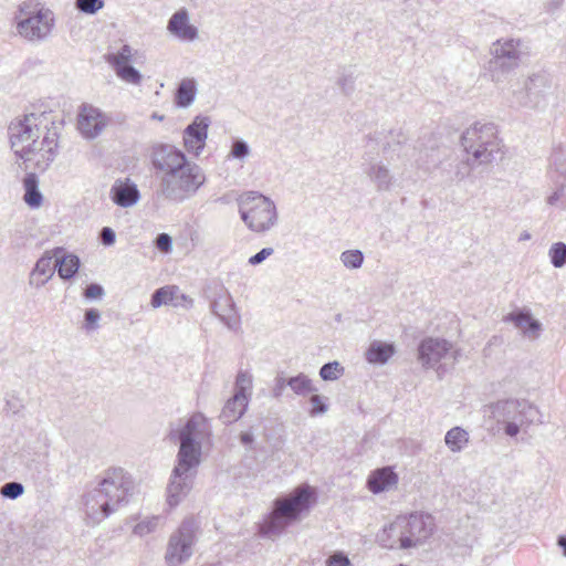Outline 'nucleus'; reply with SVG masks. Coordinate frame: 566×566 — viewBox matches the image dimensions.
Segmentation results:
<instances>
[{"mask_svg":"<svg viewBox=\"0 0 566 566\" xmlns=\"http://www.w3.org/2000/svg\"><path fill=\"white\" fill-rule=\"evenodd\" d=\"M49 122L45 113H30L8 128L14 154L24 163L33 161L40 171H45L57 154V133L48 128Z\"/></svg>","mask_w":566,"mask_h":566,"instance_id":"obj_1","label":"nucleus"},{"mask_svg":"<svg viewBox=\"0 0 566 566\" xmlns=\"http://www.w3.org/2000/svg\"><path fill=\"white\" fill-rule=\"evenodd\" d=\"M315 500L316 493L307 484L297 486L286 496L277 497L273 503L272 511L259 525V534L269 538L281 535L290 524L298 520L300 515L310 509Z\"/></svg>","mask_w":566,"mask_h":566,"instance_id":"obj_2","label":"nucleus"},{"mask_svg":"<svg viewBox=\"0 0 566 566\" xmlns=\"http://www.w3.org/2000/svg\"><path fill=\"white\" fill-rule=\"evenodd\" d=\"M179 441L177 465L174 468L170 482L167 488L168 504L176 506L190 492L200 464L201 443L192 438H176Z\"/></svg>","mask_w":566,"mask_h":566,"instance_id":"obj_3","label":"nucleus"},{"mask_svg":"<svg viewBox=\"0 0 566 566\" xmlns=\"http://www.w3.org/2000/svg\"><path fill=\"white\" fill-rule=\"evenodd\" d=\"M491 417L497 423L504 424V432L509 437H516L521 428L542 423V413L536 406L525 399L499 400L489 406Z\"/></svg>","mask_w":566,"mask_h":566,"instance_id":"obj_4","label":"nucleus"},{"mask_svg":"<svg viewBox=\"0 0 566 566\" xmlns=\"http://www.w3.org/2000/svg\"><path fill=\"white\" fill-rule=\"evenodd\" d=\"M205 182L202 168L191 163L181 169L161 175L158 193L168 201L180 203L195 196Z\"/></svg>","mask_w":566,"mask_h":566,"instance_id":"obj_5","label":"nucleus"},{"mask_svg":"<svg viewBox=\"0 0 566 566\" xmlns=\"http://www.w3.org/2000/svg\"><path fill=\"white\" fill-rule=\"evenodd\" d=\"M239 213L245 226L258 233L269 231L277 221L275 203L254 191L245 192L239 198Z\"/></svg>","mask_w":566,"mask_h":566,"instance_id":"obj_6","label":"nucleus"},{"mask_svg":"<svg viewBox=\"0 0 566 566\" xmlns=\"http://www.w3.org/2000/svg\"><path fill=\"white\" fill-rule=\"evenodd\" d=\"M199 525L192 517L181 522L168 541L165 560L168 566H180L193 554Z\"/></svg>","mask_w":566,"mask_h":566,"instance_id":"obj_7","label":"nucleus"},{"mask_svg":"<svg viewBox=\"0 0 566 566\" xmlns=\"http://www.w3.org/2000/svg\"><path fill=\"white\" fill-rule=\"evenodd\" d=\"M492 59L489 67L494 81H501V77L515 70L522 60V43L520 40L509 39L496 41L491 48Z\"/></svg>","mask_w":566,"mask_h":566,"instance_id":"obj_8","label":"nucleus"},{"mask_svg":"<svg viewBox=\"0 0 566 566\" xmlns=\"http://www.w3.org/2000/svg\"><path fill=\"white\" fill-rule=\"evenodd\" d=\"M55 24V15L49 8L41 6L17 22L18 33L28 41H44Z\"/></svg>","mask_w":566,"mask_h":566,"instance_id":"obj_9","label":"nucleus"},{"mask_svg":"<svg viewBox=\"0 0 566 566\" xmlns=\"http://www.w3.org/2000/svg\"><path fill=\"white\" fill-rule=\"evenodd\" d=\"M97 485L119 507L128 503L134 491V480L123 468L105 470Z\"/></svg>","mask_w":566,"mask_h":566,"instance_id":"obj_10","label":"nucleus"},{"mask_svg":"<svg viewBox=\"0 0 566 566\" xmlns=\"http://www.w3.org/2000/svg\"><path fill=\"white\" fill-rule=\"evenodd\" d=\"M137 50L128 44H123L116 52L107 53L105 61L120 81L132 85H140L143 75L133 66Z\"/></svg>","mask_w":566,"mask_h":566,"instance_id":"obj_11","label":"nucleus"},{"mask_svg":"<svg viewBox=\"0 0 566 566\" xmlns=\"http://www.w3.org/2000/svg\"><path fill=\"white\" fill-rule=\"evenodd\" d=\"M551 88L548 74L535 73L531 75L523 90L514 92V103L517 106L538 108L545 101V93Z\"/></svg>","mask_w":566,"mask_h":566,"instance_id":"obj_12","label":"nucleus"},{"mask_svg":"<svg viewBox=\"0 0 566 566\" xmlns=\"http://www.w3.org/2000/svg\"><path fill=\"white\" fill-rule=\"evenodd\" d=\"M151 164L158 174L165 175L191 164L185 153L170 144H157L151 148Z\"/></svg>","mask_w":566,"mask_h":566,"instance_id":"obj_13","label":"nucleus"},{"mask_svg":"<svg viewBox=\"0 0 566 566\" xmlns=\"http://www.w3.org/2000/svg\"><path fill=\"white\" fill-rule=\"evenodd\" d=\"M83 505L87 518L94 524L102 522L119 509L109 499V494H105L98 485L83 495Z\"/></svg>","mask_w":566,"mask_h":566,"instance_id":"obj_14","label":"nucleus"},{"mask_svg":"<svg viewBox=\"0 0 566 566\" xmlns=\"http://www.w3.org/2000/svg\"><path fill=\"white\" fill-rule=\"evenodd\" d=\"M501 140L497 135V128L493 123H474L467 128L461 136V146L465 154L481 145L495 147L494 143Z\"/></svg>","mask_w":566,"mask_h":566,"instance_id":"obj_15","label":"nucleus"},{"mask_svg":"<svg viewBox=\"0 0 566 566\" xmlns=\"http://www.w3.org/2000/svg\"><path fill=\"white\" fill-rule=\"evenodd\" d=\"M211 120L208 116H196L184 130V146L186 150L198 157L205 149L208 138V128Z\"/></svg>","mask_w":566,"mask_h":566,"instance_id":"obj_16","label":"nucleus"},{"mask_svg":"<svg viewBox=\"0 0 566 566\" xmlns=\"http://www.w3.org/2000/svg\"><path fill=\"white\" fill-rule=\"evenodd\" d=\"M452 349L451 343L443 338L427 337L418 347V358L426 368H434Z\"/></svg>","mask_w":566,"mask_h":566,"instance_id":"obj_17","label":"nucleus"},{"mask_svg":"<svg viewBox=\"0 0 566 566\" xmlns=\"http://www.w3.org/2000/svg\"><path fill=\"white\" fill-rule=\"evenodd\" d=\"M107 125L106 116L97 108L83 104L77 115V128L83 137L94 139Z\"/></svg>","mask_w":566,"mask_h":566,"instance_id":"obj_18","label":"nucleus"},{"mask_svg":"<svg viewBox=\"0 0 566 566\" xmlns=\"http://www.w3.org/2000/svg\"><path fill=\"white\" fill-rule=\"evenodd\" d=\"M400 518L402 527H409V536L411 535L415 546L422 544L433 532L434 522L430 514L415 512L400 515Z\"/></svg>","mask_w":566,"mask_h":566,"instance_id":"obj_19","label":"nucleus"},{"mask_svg":"<svg viewBox=\"0 0 566 566\" xmlns=\"http://www.w3.org/2000/svg\"><path fill=\"white\" fill-rule=\"evenodd\" d=\"M167 30L180 41L192 42L198 38V29L189 22V13L185 8L171 15L167 23Z\"/></svg>","mask_w":566,"mask_h":566,"instance_id":"obj_20","label":"nucleus"},{"mask_svg":"<svg viewBox=\"0 0 566 566\" xmlns=\"http://www.w3.org/2000/svg\"><path fill=\"white\" fill-rule=\"evenodd\" d=\"M212 313L220 318L230 329H237L240 325V316L230 294H224L211 303Z\"/></svg>","mask_w":566,"mask_h":566,"instance_id":"obj_21","label":"nucleus"},{"mask_svg":"<svg viewBox=\"0 0 566 566\" xmlns=\"http://www.w3.org/2000/svg\"><path fill=\"white\" fill-rule=\"evenodd\" d=\"M249 403V398L243 389H237L234 395L227 400L221 413L220 420L224 424H231L238 421L245 412Z\"/></svg>","mask_w":566,"mask_h":566,"instance_id":"obj_22","label":"nucleus"},{"mask_svg":"<svg viewBox=\"0 0 566 566\" xmlns=\"http://www.w3.org/2000/svg\"><path fill=\"white\" fill-rule=\"evenodd\" d=\"M54 256V269L61 279L67 281L77 273L81 261L75 254L67 253L64 248H55L52 250Z\"/></svg>","mask_w":566,"mask_h":566,"instance_id":"obj_23","label":"nucleus"},{"mask_svg":"<svg viewBox=\"0 0 566 566\" xmlns=\"http://www.w3.org/2000/svg\"><path fill=\"white\" fill-rule=\"evenodd\" d=\"M111 197L114 203L127 208L134 206L139 199V190L134 182L116 181L111 189Z\"/></svg>","mask_w":566,"mask_h":566,"instance_id":"obj_24","label":"nucleus"},{"mask_svg":"<svg viewBox=\"0 0 566 566\" xmlns=\"http://www.w3.org/2000/svg\"><path fill=\"white\" fill-rule=\"evenodd\" d=\"M364 172L368 176L370 181L375 185L378 191H388L394 185V176L387 165L381 161L369 163Z\"/></svg>","mask_w":566,"mask_h":566,"instance_id":"obj_25","label":"nucleus"},{"mask_svg":"<svg viewBox=\"0 0 566 566\" xmlns=\"http://www.w3.org/2000/svg\"><path fill=\"white\" fill-rule=\"evenodd\" d=\"M398 476L390 467H384L373 471L367 480L368 489L378 494L396 485Z\"/></svg>","mask_w":566,"mask_h":566,"instance_id":"obj_26","label":"nucleus"},{"mask_svg":"<svg viewBox=\"0 0 566 566\" xmlns=\"http://www.w3.org/2000/svg\"><path fill=\"white\" fill-rule=\"evenodd\" d=\"M506 322H512L525 336L536 338L541 331V323L534 319L528 311H514L505 317Z\"/></svg>","mask_w":566,"mask_h":566,"instance_id":"obj_27","label":"nucleus"},{"mask_svg":"<svg viewBox=\"0 0 566 566\" xmlns=\"http://www.w3.org/2000/svg\"><path fill=\"white\" fill-rule=\"evenodd\" d=\"M54 259L52 251L45 252L35 263L31 275L30 284L35 287L43 286L54 274V266H52V260Z\"/></svg>","mask_w":566,"mask_h":566,"instance_id":"obj_28","label":"nucleus"},{"mask_svg":"<svg viewBox=\"0 0 566 566\" xmlns=\"http://www.w3.org/2000/svg\"><path fill=\"white\" fill-rule=\"evenodd\" d=\"M402 522L400 515L395 518L388 526H385L377 534V542L385 548L394 549L400 548L402 549Z\"/></svg>","mask_w":566,"mask_h":566,"instance_id":"obj_29","label":"nucleus"},{"mask_svg":"<svg viewBox=\"0 0 566 566\" xmlns=\"http://www.w3.org/2000/svg\"><path fill=\"white\" fill-rule=\"evenodd\" d=\"M495 147L484 146L472 149L467 155H471V160L482 165H490L503 157V145L502 140L494 143Z\"/></svg>","mask_w":566,"mask_h":566,"instance_id":"obj_30","label":"nucleus"},{"mask_svg":"<svg viewBox=\"0 0 566 566\" xmlns=\"http://www.w3.org/2000/svg\"><path fill=\"white\" fill-rule=\"evenodd\" d=\"M24 202L32 209L39 208L42 205L43 196L39 190V178L34 172H28L23 179Z\"/></svg>","mask_w":566,"mask_h":566,"instance_id":"obj_31","label":"nucleus"},{"mask_svg":"<svg viewBox=\"0 0 566 566\" xmlns=\"http://www.w3.org/2000/svg\"><path fill=\"white\" fill-rule=\"evenodd\" d=\"M370 142L375 140L382 144V151L386 153L389 149L395 150L396 146L402 147L406 143L407 135L401 128L391 129L388 133L376 132L374 135H369Z\"/></svg>","mask_w":566,"mask_h":566,"instance_id":"obj_32","label":"nucleus"},{"mask_svg":"<svg viewBox=\"0 0 566 566\" xmlns=\"http://www.w3.org/2000/svg\"><path fill=\"white\" fill-rule=\"evenodd\" d=\"M548 175L552 182L566 181V148L557 147L553 150Z\"/></svg>","mask_w":566,"mask_h":566,"instance_id":"obj_33","label":"nucleus"},{"mask_svg":"<svg viewBox=\"0 0 566 566\" xmlns=\"http://www.w3.org/2000/svg\"><path fill=\"white\" fill-rule=\"evenodd\" d=\"M206 422L202 413H193L184 424V427L175 432H171V438H192L199 440L201 437V426Z\"/></svg>","mask_w":566,"mask_h":566,"instance_id":"obj_34","label":"nucleus"},{"mask_svg":"<svg viewBox=\"0 0 566 566\" xmlns=\"http://www.w3.org/2000/svg\"><path fill=\"white\" fill-rule=\"evenodd\" d=\"M196 94V81L193 78H185L177 87L175 103L178 107L187 108L193 103Z\"/></svg>","mask_w":566,"mask_h":566,"instance_id":"obj_35","label":"nucleus"},{"mask_svg":"<svg viewBox=\"0 0 566 566\" xmlns=\"http://www.w3.org/2000/svg\"><path fill=\"white\" fill-rule=\"evenodd\" d=\"M395 349L390 344L373 342L367 349L366 359L371 364H385L394 355Z\"/></svg>","mask_w":566,"mask_h":566,"instance_id":"obj_36","label":"nucleus"},{"mask_svg":"<svg viewBox=\"0 0 566 566\" xmlns=\"http://www.w3.org/2000/svg\"><path fill=\"white\" fill-rule=\"evenodd\" d=\"M444 442L450 451L460 452L469 442V433L461 427H453L446 433Z\"/></svg>","mask_w":566,"mask_h":566,"instance_id":"obj_37","label":"nucleus"},{"mask_svg":"<svg viewBox=\"0 0 566 566\" xmlns=\"http://www.w3.org/2000/svg\"><path fill=\"white\" fill-rule=\"evenodd\" d=\"M178 292V286L176 285H167L160 289H157L150 300V304L154 308H158L161 305H172L178 307V302L174 300L175 294Z\"/></svg>","mask_w":566,"mask_h":566,"instance_id":"obj_38","label":"nucleus"},{"mask_svg":"<svg viewBox=\"0 0 566 566\" xmlns=\"http://www.w3.org/2000/svg\"><path fill=\"white\" fill-rule=\"evenodd\" d=\"M287 386L295 395L303 397L317 391L310 377L302 373L287 378Z\"/></svg>","mask_w":566,"mask_h":566,"instance_id":"obj_39","label":"nucleus"},{"mask_svg":"<svg viewBox=\"0 0 566 566\" xmlns=\"http://www.w3.org/2000/svg\"><path fill=\"white\" fill-rule=\"evenodd\" d=\"M554 191L546 199L547 205L558 209H566V181L553 182Z\"/></svg>","mask_w":566,"mask_h":566,"instance_id":"obj_40","label":"nucleus"},{"mask_svg":"<svg viewBox=\"0 0 566 566\" xmlns=\"http://www.w3.org/2000/svg\"><path fill=\"white\" fill-rule=\"evenodd\" d=\"M340 262L349 270L359 269L364 262V253L360 250H346L340 254Z\"/></svg>","mask_w":566,"mask_h":566,"instance_id":"obj_41","label":"nucleus"},{"mask_svg":"<svg viewBox=\"0 0 566 566\" xmlns=\"http://www.w3.org/2000/svg\"><path fill=\"white\" fill-rule=\"evenodd\" d=\"M548 254L555 268H562L566 264V244L564 242L554 243Z\"/></svg>","mask_w":566,"mask_h":566,"instance_id":"obj_42","label":"nucleus"},{"mask_svg":"<svg viewBox=\"0 0 566 566\" xmlns=\"http://www.w3.org/2000/svg\"><path fill=\"white\" fill-rule=\"evenodd\" d=\"M251 150L248 143L243 139H234L232 142L231 150L228 155L229 159H238L243 161L245 158L249 157Z\"/></svg>","mask_w":566,"mask_h":566,"instance_id":"obj_43","label":"nucleus"},{"mask_svg":"<svg viewBox=\"0 0 566 566\" xmlns=\"http://www.w3.org/2000/svg\"><path fill=\"white\" fill-rule=\"evenodd\" d=\"M344 373V368L338 361L324 364L319 369V376L323 380H336Z\"/></svg>","mask_w":566,"mask_h":566,"instance_id":"obj_44","label":"nucleus"},{"mask_svg":"<svg viewBox=\"0 0 566 566\" xmlns=\"http://www.w3.org/2000/svg\"><path fill=\"white\" fill-rule=\"evenodd\" d=\"M479 166L481 165L471 160V155H467L464 160H461L455 165V178L459 181L468 178L471 175V171Z\"/></svg>","mask_w":566,"mask_h":566,"instance_id":"obj_45","label":"nucleus"},{"mask_svg":"<svg viewBox=\"0 0 566 566\" xmlns=\"http://www.w3.org/2000/svg\"><path fill=\"white\" fill-rule=\"evenodd\" d=\"M337 86L340 88L342 93L346 96H349L355 91V77L352 72L343 71L340 72L337 82Z\"/></svg>","mask_w":566,"mask_h":566,"instance_id":"obj_46","label":"nucleus"},{"mask_svg":"<svg viewBox=\"0 0 566 566\" xmlns=\"http://www.w3.org/2000/svg\"><path fill=\"white\" fill-rule=\"evenodd\" d=\"M308 402L311 405L308 413L312 417H316V416L323 415L328 409L327 398L322 397L319 395H316L314 392L310 397Z\"/></svg>","mask_w":566,"mask_h":566,"instance_id":"obj_47","label":"nucleus"},{"mask_svg":"<svg viewBox=\"0 0 566 566\" xmlns=\"http://www.w3.org/2000/svg\"><path fill=\"white\" fill-rule=\"evenodd\" d=\"M160 523L159 516H153L146 521H142L134 527V533L139 536H145L154 532Z\"/></svg>","mask_w":566,"mask_h":566,"instance_id":"obj_48","label":"nucleus"},{"mask_svg":"<svg viewBox=\"0 0 566 566\" xmlns=\"http://www.w3.org/2000/svg\"><path fill=\"white\" fill-rule=\"evenodd\" d=\"M104 7V0H76L75 8L86 14H95Z\"/></svg>","mask_w":566,"mask_h":566,"instance_id":"obj_49","label":"nucleus"},{"mask_svg":"<svg viewBox=\"0 0 566 566\" xmlns=\"http://www.w3.org/2000/svg\"><path fill=\"white\" fill-rule=\"evenodd\" d=\"M24 492V486L20 482H8L1 486L0 494L3 497L15 500Z\"/></svg>","mask_w":566,"mask_h":566,"instance_id":"obj_50","label":"nucleus"},{"mask_svg":"<svg viewBox=\"0 0 566 566\" xmlns=\"http://www.w3.org/2000/svg\"><path fill=\"white\" fill-rule=\"evenodd\" d=\"M101 313L96 308H87L84 313V329L87 332L95 331L98 327Z\"/></svg>","mask_w":566,"mask_h":566,"instance_id":"obj_51","label":"nucleus"},{"mask_svg":"<svg viewBox=\"0 0 566 566\" xmlns=\"http://www.w3.org/2000/svg\"><path fill=\"white\" fill-rule=\"evenodd\" d=\"M105 295L104 287L98 283L88 284L83 292L86 300H98Z\"/></svg>","mask_w":566,"mask_h":566,"instance_id":"obj_52","label":"nucleus"},{"mask_svg":"<svg viewBox=\"0 0 566 566\" xmlns=\"http://www.w3.org/2000/svg\"><path fill=\"white\" fill-rule=\"evenodd\" d=\"M274 253L273 248H263L254 255L250 256L248 260V263L252 266L261 264L263 261H265L269 256H271Z\"/></svg>","mask_w":566,"mask_h":566,"instance_id":"obj_53","label":"nucleus"},{"mask_svg":"<svg viewBox=\"0 0 566 566\" xmlns=\"http://www.w3.org/2000/svg\"><path fill=\"white\" fill-rule=\"evenodd\" d=\"M155 245L161 252H169L172 248V239L167 233H159L156 237Z\"/></svg>","mask_w":566,"mask_h":566,"instance_id":"obj_54","label":"nucleus"},{"mask_svg":"<svg viewBox=\"0 0 566 566\" xmlns=\"http://www.w3.org/2000/svg\"><path fill=\"white\" fill-rule=\"evenodd\" d=\"M326 566H353L344 553H335L328 557Z\"/></svg>","mask_w":566,"mask_h":566,"instance_id":"obj_55","label":"nucleus"},{"mask_svg":"<svg viewBox=\"0 0 566 566\" xmlns=\"http://www.w3.org/2000/svg\"><path fill=\"white\" fill-rule=\"evenodd\" d=\"M99 240L105 247H111L116 241L115 231L109 227L102 228L99 232Z\"/></svg>","mask_w":566,"mask_h":566,"instance_id":"obj_56","label":"nucleus"},{"mask_svg":"<svg viewBox=\"0 0 566 566\" xmlns=\"http://www.w3.org/2000/svg\"><path fill=\"white\" fill-rule=\"evenodd\" d=\"M287 386V378L283 376H277L274 380V387L272 389L273 397L280 398L283 395V391Z\"/></svg>","mask_w":566,"mask_h":566,"instance_id":"obj_57","label":"nucleus"},{"mask_svg":"<svg viewBox=\"0 0 566 566\" xmlns=\"http://www.w3.org/2000/svg\"><path fill=\"white\" fill-rule=\"evenodd\" d=\"M174 300L178 302V306H192V300L188 297L186 294L181 293L179 289L178 292L175 294Z\"/></svg>","mask_w":566,"mask_h":566,"instance_id":"obj_58","label":"nucleus"},{"mask_svg":"<svg viewBox=\"0 0 566 566\" xmlns=\"http://www.w3.org/2000/svg\"><path fill=\"white\" fill-rule=\"evenodd\" d=\"M249 384H250V378L248 377V375L245 373H239V375L237 376V381H235V390L243 389V392L247 394L245 385H249Z\"/></svg>","mask_w":566,"mask_h":566,"instance_id":"obj_59","label":"nucleus"},{"mask_svg":"<svg viewBox=\"0 0 566 566\" xmlns=\"http://www.w3.org/2000/svg\"><path fill=\"white\" fill-rule=\"evenodd\" d=\"M402 532V549L415 547L411 535L409 536V527H401Z\"/></svg>","mask_w":566,"mask_h":566,"instance_id":"obj_60","label":"nucleus"},{"mask_svg":"<svg viewBox=\"0 0 566 566\" xmlns=\"http://www.w3.org/2000/svg\"><path fill=\"white\" fill-rule=\"evenodd\" d=\"M240 442L252 450L254 443V434L250 431L242 432L240 434Z\"/></svg>","mask_w":566,"mask_h":566,"instance_id":"obj_61","label":"nucleus"},{"mask_svg":"<svg viewBox=\"0 0 566 566\" xmlns=\"http://www.w3.org/2000/svg\"><path fill=\"white\" fill-rule=\"evenodd\" d=\"M6 407L8 411H11L13 415H15L20 411L22 405L18 398H11L7 400Z\"/></svg>","mask_w":566,"mask_h":566,"instance_id":"obj_62","label":"nucleus"},{"mask_svg":"<svg viewBox=\"0 0 566 566\" xmlns=\"http://www.w3.org/2000/svg\"><path fill=\"white\" fill-rule=\"evenodd\" d=\"M557 544L563 548V554L566 556V536L560 535L557 539Z\"/></svg>","mask_w":566,"mask_h":566,"instance_id":"obj_63","label":"nucleus"},{"mask_svg":"<svg viewBox=\"0 0 566 566\" xmlns=\"http://www.w3.org/2000/svg\"><path fill=\"white\" fill-rule=\"evenodd\" d=\"M531 239V233L527 231H524L520 234L518 241H526Z\"/></svg>","mask_w":566,"mask_h":566,"instance_id":"obj_64","label":"nucleus"}]
</instances>
